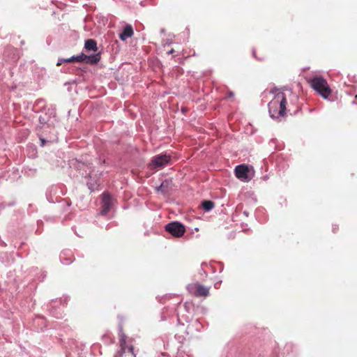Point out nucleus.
<instances>
[{"mask_svg":"<svg viewBox=\"0 0 357 357\" xmlns=\"http://www.w3.org/2000/svg\"><path fill=\"white\" fill-rule=\"evenodd\" d=\"M286 99L283 93H278L269 102V114L272 119L283 116L286 112Z\"/></svg>","mask_w":357,"mask_h":357,"instance_id":"nucleus-1","label":"nucleus"},{"mask_svg":"<svg viewBox=\"0 0 357 357\" xmlns=\"http://www.w3.org/2000/svg\"><path fill=\"white\" fill-rule=\"evenodd\" d=\"M310 86L324 99H327L331 93V90L326 80L320 76H314L309 80Z\"/></svg>","mask_w":357,"mask_h":357,"instance_id":"nucleus-2","label":"nucleus"},{"mask_svg":"<svg viewBox=\"0 0 357 357\" xmlns=\"http://www.w3.org/2000/svg\"><path fill=\"white\" fill-rule=\"evenodd\" d=\"M100 59V56L99 53L89 56L82 53L77 56H73L68 59H64V63L84 62L88 64H95L97 63Z\"/></svg>","mask_w":357,"mask_h":357,"instance_id":"nucleus-3","label":"nucleus"},{"mask_svg":"<svg viewBox=\"0 0 357 357\" xmlns=\"http://www.w3.org/2000/svg\"><path fill=\"white\" fill-rule=\"evenodd\" d=\"M187 289L191 294L195 296H207L209 294V289L199 283L188 284Z\"/></svg>","mask_w":357,"mask_h":357,"instance_id":"nucleus-4","label":"nucleus"},{"mask_svg":"<svg viewBox=\"0 0 357 357\" xmlns=\"http://www.w3.org/2000/svg\"><path fill=\"white\" fill-rule=\"evenodd\" d=\"M165 229L167 231L170 233L174 237H181L185 231L184 226L178 222H172L167 224L165 226Z\"/></svg>","mask_w":357,"mask_h":357,"instance_id":"nucleus-5","label":"nucleus"},{"mask_svg":"<svg viewBox=\"0 0 357 357\" xmlns=\"http://www.w3.org/2000/svg\"><path fill=\"white\" fill-rule=\"evenodd\" d=\"M250 169L245 165H237L235 168L236 176L242 181L248 182L251 180L252 177L250 176Z\"/></svg>","mask_w":357,"mask_h":357,"instance_id":"nucleus-6","label":"nucleus"},{"mask_svg":"<svg viewBox=\"0 0 357 357\" xmlns=\"http://www.w3.org/2000/svg\"><path fill=\"white\" fill-rule=\"evenodd\" d=\"M170 161V156L167 154H160L154 156L149 164L151 169H155L162 167L169 163Z\"/></svg>","mask_w":357,"mask_h":357,"instance_id":"nucleus-7","label":"nucleus"},{"mask_svg":"<svg viewBox=\"0 0 357 357\" xmlns=\"http://www.w3.org/2000/svg\"><path fill=\"white\" fill-rule=\"evenodd\" d=\"M120 346H121V351H119L114 357H121L123 354H128L129 355L133 354V348L132 347H126V336L124 334L120 335Z\"/></svg>","mask_w":357,"mask_h":357,"instance_id":"nucleus-8","label":"nucleus"},{"mask_svg":"<svg viewBox=\"0 0 357 357\" xmlns=\"http://www.w3.org/2000/svg\"><path fill=\"white\" fill-rule=\"evenodd\" d=\"M102 203V209L100 213L102 215H105L109 211V209L112 205V198L108 193H107V192L103 193Z\"/></svg>","mask_w":357,"mask_h":357,"instance_id":"nucleus-9","label":"nucleus"},{"mask_svg":"<svg viewBox=\"0 0 357 357\" xmlns=\"http://www.w3.org/2000/svg\"><path fill=\"white\" fill-rule=\"evenodd\" d=\"M132 35H133L132 27L130 25L128 24L124 27L122 33H120L119 37H120L121 40L124 41V40H127L128 38H130Z\"/></svg>","mask_w":357,"mask_h":357,"instance_id":"nucleus-10","label":"nucleus"},{"mask_svg":"<svg viewBox=\"0 0 357 357\" xmlns=\"http://www.w3.org/2000/svg\"><path fill=\"white\" fill-rule=\"evenodd\" d=\"M84 47L88 51H97L96 42L93 39H88L85 41Z\"/></svg>","mask_w":357,"mask_h":357,"instance_id":"nucleus-11","label":"nucleus"},{"mask_svg":"<svg viewBox=\"0 0 357 357\" xmlns=\"http://www.w3.org/2000/svg\"><path fill=\"white\" fill-rule=\"evenodd\" d=\"M202 207L206 211H209L214 207V204L211 201H204Z\"/></svg>","mask_w":357,"mask_h":357,"instance_id":"nucleus-12","label":"nucleus"},{"mask_svg":"<svg viewBox=\"0 0 357 357\" xmlns=\"http://www.w3.org/2000/svg\"><path fill=\"white\" fill-rule=\"evenodd\" d=\"M169 181H163L160 186L157 188L158 191H160L162 193H165L167 192L166 189L169 186Z\"/></svg>","mask_w":357,"mask_h":357,"instance_id":"nucleus-13","label":"nucleus"},{"mask_svg":"<svg viewBox=\"0 0 357 357\" xmlns=\"http://www.w3.org/2000/svg\"><path fill=\"white\" fill-rule=\"evenodd\" d=\"M63 63H64V59H59L57 61L56 65L61 66Z\"/></svg>","mask_w":357,"mask_h":357,"instance_id":"nucleus-14","label":"nucleus"},{"mask_svg":"<svg viewBox=\"0 0 357 357\" xmlns=\"http://www.w3.org/2000/svg\"><path fill=\"white\" fill-rule=\"evenodd\" d=\"M40 123H45V119L42 117H40Z\"/></svg>","mask_w":357,"mask_h":357,"instance_id":"nucleus-15","label":"nucleus"},{"mask_svg":"<svg viewBox=\"0 0 357 357\" xmlns=\"http://www.w3.org/2000/svg\"><path fill=\"white\" fill-rule=\"evenodd\" d=\"M40 140H41L42 146H44L45 142V139H40Z\"/></svg>","mask_w":357,"mask_h":357,"instance_id":"nucleus-16","label":"nucleus"},{"mask_svg":"<svg viewBox=\"0 0 357 357\" xmlns=\"http://www.w3.org/2000/svg\"><path fill=\"white\" fill-rule=\"evenodd\" d=\"M173 52V50H170L168 54H172Z\"/></svg>","mask_w":357,"mask_h":357,"instance_id":"nucleus-17","label":"nucleus"}]
</instances>
